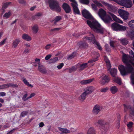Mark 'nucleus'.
<instances>
[{"label":"nucleus","mask_w":134,"mask_h":134,"mask_svg":"<svg viewBox=\"0 0 134 134\" xmlns=\"http://www.w3.org/2000/svg\"><path fill=\"white\" fill-rule=\"evenodd\" d=\"M82 14L87 19H90L87 21V23L95 32L103 34L105 29L97 21L93 20L92 17L89 12L86 9L83 10Z\"/></svg>","instance_id":"obj_1"},{"label":"nucleus","mask_w":134,"mask_h":134,"mask_svg":"<svg viewBox=\"0 0 134 134\" xmlns=\"http://www.w3.org/2000/svg\"><path fill=\"white\" fill-rule=\"evenodd\" d=\"M127 57L125 54H123L122 57L123 62L125 63L126 65L125 67L122 65H120L119 66L118 68L122 75H125L127 74L131 73V79L132 82L134 84V69L132 66V65L129 62L127 59Z\"/></svg>","instance_id":"obj_2"},{"label":"nucleus","mask_w":134,"mask_h":134,"mask_svg":"<svg viewBox=\"0 0 134 134\" xmlns=\"http://www.w3.org/2000/svg\"><path fill=\"white\" fill-rule=\"evenodd\" d=\"M48 3L52 10H55L58 12L61 11V8L58 2L56 0H48Z\"/></svg>","instance_id":"obj_3"},{"label":"nucleus","mask_w":134,"mask_h":134,"mask_svg":"<svg viewBox=\"0 0 134 134\" xmlns=\"http://www.w3.org/2000/svg\"><path fill=\"white\" fill-rule=\"evenodd\" d=\"M116 3L119 5L127 8L131 7L132 4L131 0H116Z\"/></svg>","instance_id":"obj_4"},{"label":"nucleus","mask_w":134,"mask_h":134,"mask_svg":"<svg viewBox=\"0 0 134 134\" xmlns=\"http://www.w3.org/2000/svg\"><path fill=\"white\" fill-rule=\"evenodd\" d=\"M111 29L114 31H124L126 29V27L124 26L120 25L116 23L112 24L111 26Z\"/></svg>","instance_id":"obj_5"},{"label":"nucleus","mask_w":134,"mask_h":134,"mask_svg":"<svg viewBox=\"0 0 134 134\" xmlns=\"http://www.w3.org/2000/svg\"><path fill=\"white\" fill-rule=\"evenodd\" d=\"M92 37H86L85 38V39L88 41L92 44L95 43L96 45V46L98 48L99 50H101L102 48L101 46H100L99 43L96 42V41L95 37L94 36L92 35Z\"/></svg>","instance_id":"obj_6"},{"label":"nucleus","mask_w":134,"mask_h":134,"mask_svg":"<svg viewBox=\"0 0 134 134\" xmlns=\"http://www.w3.org/2000/svg\"><path fill=\"white\" fill-rule=\"evenodd\" d=\"M118 13L120 16L124 20H126L128 19L129 13L126 11L119 9L118 10Z\"/></svg>","instance_id":"obj_7"},{"label":"nucleus","mask_w":134,"mask_h":134,"mask_svg":"<svg viewBox=\"0 0 134 134\" xmlns=\"http://www.w3.org/2000/svg\"><path fill=\"white\" fill-rule=\"evenodd\" d=\"M130 54L129 57L128 55L125 54L127 57V59L128 61L134 66V54L133 51H130L129 52Z\"/></svg>","instance_id":"obj_8"},{"label":"nucleus","mask_w":134,"mask_h":134,"mask_svg":"<svg viewBox=\"0 0 134 134\" xmlns=\"http://www.w3.org/2000/svg\"><path fill=\"white\" fill-rule=\"evenodd\" d=\"M109 80L110 79L108 76L105 75L102 77L101 80L100 81L99 83L102 85H104L108 83Z\"/></svg>","instance_id":"obj_9"},{"label":"nucleus","mask_w":134,"mask_h":134,"mask_svg":"<svg viewBox=\"0 0 134 134\" xmlns=\"http://www.w3.org/2000/svg\"><path fill=\"white\" fill-rule=\"evenodd\" d=\"M102 109L101 107L98 105H96L94 107L92 112L93 114L95 115H97L100 111Z\"/></svg>","instance_id":"obj_10"},{"label":"nucleus","mask_w":134,"mask_h":134,"mask_svg":"<svg viewBox=\"0 0 134 134\" xmlns=\"http://www.w3.org/2000/svg\"><path fill=\"white\" fill-rule=\"evenodd\" d=\"M62 8L66 13H69L71 11V9L70 6L67 3H63L62 5Z\"/></svg>","instance_id":"obj_11"},{"label":"nucleus","mask_w":134,"mask_h":134,"mask_svg":"<svg viewBox=\"0 0 134 134\" xmlns=\"http://www.w3.org/2000/svg\"><path fill=\"white\" fill-rule=\"evenodd\" d=\"M95 90V88L93 86L87 87L84 90V91L87 94H91Z\"/></svg>","instance_id":"obj_12"},{"label":"nucleus","mask_w":134,"mask_h":134,"mask_svg":"<svg viewBox=\"0 0 134 134\" xmlns=\"http://www.w3.org/2000/svg\"><path fill=\"white\" fill-rule=\"evenodd\" d=\"M87 64L88 63L78 64L77 65V68L79 71H80L87 67Z\"/></svg>","instance_id":"obj_13"},{"label":"nucleus","mask_w":134,"mask_h":134,"mask_svg":"<svg viewBox=\"0 0 134 134\" xmlns=\"http://www.w3.org/2000/svg\"><path fill=\"white\" fill-rule=\"evenodd\" d=\"M103 4L107 7V8L110 11L114 12L116 10V8L115 6L110 4L108 3L104 2L103 3Z\"/></svg>","instance_id":"obj_14"},{"label":"nucleus","mask_w":134,"mask_h":134,"mask_svg":"<svg viewBox=\"0 0 134 134\" xmlns=\"http://www.w3.org/2000/svg\"><path fill=\"white\" fill-rule=\"evenodd\" d=\"M101 19L106 24H108L112 21L111 18L108 15H107Z\"/></svg>","instance_id":"obj_15"},{"label":"nucleus","mask_w":134,"mask_h":134,"mask_svg":"<svg viewBox=\"0 0 134 134\" xmlns=\"http://www.w3.org/2000/svg\"><path fill=\"white\" fill-rule=\"evenodd\" d=\"M98 14L101 19L107 15L106 11L102 9H100L99 10Z\"/></svg>","instance_id":"obj_16"},{"label":"nucleus","mask_w":134,"mask_h":134,"mask_svg":"<svg viewBox=\"0 0 134 134\" xmlns=\"http://www.w3.org/2000/svg\"><path fill=\"white\" fill-rule=\"evenodd\" d=\"M108 13L112 16L113 20L115 21L120 23H122L123 21L119 19L115 15L110 12H108Z\"/></svg>","instance_id":"obj_17"},{"label":"nucleus","mask_w":134,"mask_h":134,"mask_svg":"<svg viewBox=\"0 0 134 134\" xmlns=\"http://www.w3.org/2000/svg\"><path fill=\"white\" fill-rule=\"evenodd\" d=\"M94 80V78L90 79L87 80H83L81 81L80 83L82 85L88 84L92 82Z\"/></svg>","instance_id":"obj_18"},{"label":"nucleus","mask_w":134,"mask_h":134,"mask_svg":"<svg viewBox=\"0 0 134 134\" xmlns=\"http://www.w3.org/2000/svg\"><path fill=\"white\" fill-rule=\"evenodd\" d=\"M3 89L9 87H18V86L16 84H13L12 83H8L5 84L3 85H2Z\"/></svg>","instance_id":"obj_19"},{"label":"nucleus","mask_w":134,"mask_h":134,"mask_svg":"<svg viewBox=\"0 0 134 134\" xmlns=\"http://www.w3.org/2000/svg\"><path fill=\"white\" fill-rule=\"evenodd\" d=\"M87 95L88 94L84 91L83 92L79 97V100L80 102L83 101L86 98Z\"/></svg>","instance_id":"obj_20"},{"label":"nucleus","mask_w":134,"mask_h":134,"mask_svg":"<svg viewBox=\"0 0 134 134\" xmlns=\"http://www.w3.org/2000/svg\"><path fill=\"white\" fill-rule=\"evenodd\" d=\"M108 70L109 71L111 74V75L113 77L116 76L117 74V70L115 68H113L112 69H108Z\"/></svg>","instance_id":"obj_21"},{"label":"nucleus","mask_w":134,"mask_h":134,"mask_svg":"<svg viewBox=\"0 0 134 134\" xmlns=\"http://www.w3.org/2000/svg\"><path fill=\"white\" fill-rule=\"evenodd\" d=\"M20 42V38H18L16 39L13 42L12 44V47L14 48H16Z\"/></svg>","instance_id":"obj_22"},{"label":"nucleus","mask_w":134,"mask_h":134,"mask_svg":"<svg viewBox=\"0 0 134 134\" xmlns=\"http://www.w3.org/2000/svg\"><path fill=\"white\" fill-rule=\"evenodd\" d=\"M110 91L112 94H115L118 91V89L115 86H114L110 87Z\"/></svg>","instance_id":"obj_23"},{"label":"nucleus","mask_w":134,"mask_h":134,"mask_svg":"<svg viewBox=\"0 0 134 134\" xmlns=\"http://www.w3.org/2000/svg\"><path fill=\"white\" fill-rule=\"evenodd\" d=\"M22 38L24 40L27 41H30L31 40V38L28 34H24L22 35Z\"/></svg>","instance_id":"obj_24"},{"label":"nucleus","mask_w":134,"mask_h":134,"mask_svg":"<svg viewBox=\"0 0 134 134\" xmlns=\"http://www.w3.org/2000/svg\"><path fill=\"white\" fill-rule=\"evenodd\" d=\"M32 32L34 34L37 33L38 30V26L36 24L34 25L32 27Z\"/></svg>","instance_id":"obj_25"},{"label":"nucleus","mask_w":134,"mask_h":134,"mask_svg":"<svg viewBox=\"0 0 134 134\" xmlns=\"http://www.w3.org/2000/svg\"><path fill=\"white\" fill-rule=\"evenodd\" d=\"M38 69L41 72L45 73L46 72V70L44 67L42 65H39L38 66Z\"/></svg>","instance_id":"obj_26"},{"label":"nucleus","mask_w":134,"mask_h":134,"mask_svg":"<svg viewBox=\"0 0 134 134\" xmlns=\"http://www.w3.org/2000/svg\"><path fill=\"white\" fill-rule=\"evenodd\" d=\"M58 128L60 131L63 133H68L70 132V131L66 128H62L60 127H58Z\"/></svg>","instance_id":"obj_27"},{"label":"nucleus","mask_w":134,"mask_h":134,"mask_svg":"<svg viewBox=\"0 0 134 134\" xmlns=\"http://www.w3.org/2000/svg\"><path fill=\"white\" fill-rule=\"evenodd\" d=\"M133 125V122L131 121L129 122L128 123L127 126L128 127L129 131L130 132H131L132 130V127Z\"/></svg>","instance_id":"obj_28"},{"label":"nucleus","mask_w":134,"mask_h":134,"mask_svg":"<svg viewBox=\"0 0 134 134\" xmlns=\"http://www.w3.org/2000/svg\"><path fill=\"white\" fill-rule=\"evenodd\" d=\"M87 134H95V131L93 127L90 128L88 131Z\"/></svg>","instance_id":"obj_29"},{"label":"nucleus","mask_w":134,"mask_h":134,"mask_svg":"<svg viewBox=\"0 0 134 134\" xmlns=\"http://www.w3.org/2000/svg\"><path fill=\"white\" fill-rule=\"evenodd\" d=\"M113 80L119 85H120L121 84V80L120 79V78H119L118 77H117L116 76L114 77Z\"/></svg>","instance_id":"obj_30"},{"label":"nucleus","mask_w":134,"mask_h":134,"mask_svg":"<svg viewBox=\"0 0 134 134\" xmlns=\"http://www.w3.org/2000/svg\"><path fill=\"white\" fill-rule=\"evenodd\" d=\"M40 59L37 58L35 59V62L33 63V66H36L38 64V65H40Z\"/></svg>","instance_id":"obj_31"},{"label":"nucleus","mask_w":134,"mask_h":134,"mask_svg":"<svg viewBox=\"0 0 134 134\" xmlns=\"http://www.w3.org/2000/svg\"><path fill=\"white\" fill-rule=\"evenodd\" d=\"M58 57H54L52 58L49 60V62L50 63H55L58 60Z\"/></svg>","instance_id":"obj_32"},{"label":"nucleus","mask_w":134,"mask_h":134,"mask_svg":"<svg viewBox=\"0 0 134 134\" xmlns=\"http://www.w3.org/2000/svg\"><path fill=\"white\" fill-rule=\"evenodd\" d=\"M12 13L10 12L9 11L8 12L5 13L3 16V17L6 18H9L11 15Z\"/></svg>","instance_id":"obj_33"},{"label":"nucleus","mask_w":134,"mask_h":134,"mask_svg":"<svg viewBox=\"0 0 134 134\" xmlns=\"http://www.w3.org/2000/svg\"><path fill=\"white\" fill-rule=\"evenodd\" d=\"M23 81L24 84H25L26 85H27L29 87H31V88L33 87V86L31 84H30L29 82H28L27 80H26L24 78Z\"/></svg>","instance_id":"obj_34"},{"label":"nucleus","mask_w":134,"mask_h":134,"mask_svg":"<svg viewBox=\"0 0 134 134\" xmlns=\"http://www.w3.org/2000/svg\"><path fill=\"white\" fill-rule=\"evenodd\" d=\"M93 2L95 4H94L99 7H103V5L100 3L96 0L93 1Z\"/></svg>","instance_id":"obj_35"},{"label":"nucleus","mask_w":134,"mask_h":134,"mask_svg":"<svg viewBox=\"0 0 134 134\" xmlns=\"http://www.w3.org/2000/svg\"><path fill=\"white\" fill-rule=\"evenodd\" d=\"M93 2L95 4H94L99 7H103V5L100 3L96 0L93 1Z\"/></svg>","instance_id":"obj_36"},{"label":"nucleus","mask_w":134,"mask_h":134,"mask_svg":"<svg viewBox=\"0 0 134 134\" xmlns=\"http://www.w3.org/2000/svg\"><path fill=\"white\" fill-rule=\"evenodd\" d=\"M93 2L95 4H94L99 7H103V5L100 3L96 0L93 1Z\"/></svg>","instance_id":"obj_37"},{"label":"nucleus","mask_w":134,"mask_h":134,"mask_svg":"<svg viewBox=\"0 0 134 134\" xmlns=\"http://www.w3.org/2000/svg\"><path fill=\"white\" fill-rule=\"evenodd\" d=\"M93 2L95 4H94L99 7H103V5L100 3L96 0L93 1Z\"/></svg>","instance_id":"obj_38"},{"label":"nucleus","mask_w":134,"mask_h":134,"mask_svg":"<svg viewBox=\"0 0 134 134\" xmlns=\"http://www.w3.org/2000/svg\"><path fill=\"white\" fill-rule=\"evenodd\" d=\"M95 124H98L102 126L104 124V122L103 120H100L98 121H96L95 122Z\"/></svg>","instance_id":"obj_39"},{"label":"nucleus","mask_w":134,"mask_h":134,"mask_svg":"<svg viewBox=\"0 0 134 134\" xmlns=\"http://www.w3.org/2000/svg\"><path fill=\"white\" fill-rule=\"evenodd\" d=\"M11 3V2L3 3L2 4L3 8H4V9L8 7V6L10 5Z\"/></svg>","instance_id":"obj_40"},{"label":"nucleus","mask_w":134,"mask_h":134,"mask_svg":"<svg viewBox=\"0 0 134 134\" xmlns=\"http://www.w3.org/2000/svg\"><path fill=\"white\" fill-rule=\"evenodd\" d=\"M97 58L95 59H93L88 61V63H91L94 62L98 60V57L99 56V55L98 53H97Z\"/></svg>","instance_id":"obj_41"},{"label":"nucleus","mask_w":134,"mask_h":134,"mask_svg":"<svg viewBox=\"0 0 134 134\" xmlns=\"http://www.w3.org/2000/svg\"><path fill=\"white\" fill-rule=\"evenodd\" d=\"M120 41L124 45L127 44L128 43V41L125 38L121 40Z\"/></svg>","instance_id":"obj_42"},{"label":"nucleus","mask_w":134,"mask_h":134,"mask_svg":"<svg viewBox=\"0 0 134 134\" xmlns=\"http://www.w3.org/2000/svg\"><path fill=\"white\" fill-rule=\"evenodd\" d=\"M61 18H62L60 16H56L54 20V24H55L58 21L61 19Z\"/></svg>","instance_id":"obj_43"},{"label":"nucleus","mask_w":134,"mask_h":134,"mask_svg":"<svg viewBox=\"0 0 134 134\" xmlns=\"http://www.w3.org/2000/svg\"><path fill=\"white\" fill-rule=\"evenodd\" d=\"M129 26L134 28V20H131L130 21L129 23Z\"/></svg>","instance_id":"obj_44"},{"label":"nucleus","mask_w":134,"mask_h":134,"mask_svg":"<svg viewBox=\"0 0 134 134\" xmlns=\"http://www.w3.org/2000/svg\"><path fill=\"white\" fill-rule=\"evenodd\" d=\"M80 2L83 4H88L89 3V0H80Z\"/></svg>","instance_id":"obj_45"},{"label":"nucleus","mask_w":134,"mask_h":134,"mask_svg":"<svg viewBox=\"0 0 134 134\" xmlns=\"http://www.w3.org/2000/svg\"><path fill=\"white\" fill-rule=\"evenodd\" d=\"M91 6L92 9L94 11H96L98 10V8L95 4H92Z\"/></svg>","instance_id":"obj_46"},{"label":"nucleus","mask_w":134,"mask_h":134,"mask_svg":"<svg viewBox=\"0 0 134 134\" xmlns=\"http://www.w3.org/2000/svg\"><path fill=\"white\" fill-rule=\"evenodd\" d=\"M77 69V67H76L73 66L69 69V72L70 73H71L72 72L75 71Z\"/></svg>","instance_id":"obj_47"},{"label":"nucleus","mask_w":134,"mask_h":134,"mask_svg":"<svg viewBox=\"0 0 134 134\" xmlns=\"http://www.w3.org/2000/svg\"><path fill=\"white\" fill-rule=\"evenodd\" d=\"M109 88L107 87L103 88L100 90V91L102 92H106L108 90Z\"/></svg>","instance_id":"obj_48"},{"label":"nucleus","mask_w":134,"mask_h":134,"mask_svg":"<svg viewBox=\"0 0 134 134\" xmlns=\"http://www.w3.org/2000/svg\"><path fill=\"white\" fill-rule=\"evenodd\" d=\"M75 56V54L74 53H73L72 54L69 55L67 58V59H71L74 58Z\"/></svg>","instance_id":"obj_49"},{"label":"nucleus","mask_w":134,"mask_h":134,"mask_svg":"<svg viewBox=\"0 0 134 134\" xmlns=\"http://www.w3.org/2000/svg\"><path fill=\"white\" fill-rule=\"evenodd\" d=\"M27 94H26L24 95L22 97V99L23 100L25 101L27 100L29 98H28V97H27Z\"/></svg>","instance_id":"obj_50"},{"label":"nucleus","mask_w":134,"mask_h":134,"mask_svg":"<svg viewBox=\"0 0 134 134\" xmlns=\"http://www.w3.org/2000/svg\"><path fill=\"white\" fill-rule=\"evenodd\" d=\"M61 29V28H55L53 29H51L50 31L52 32H55L59 31Z\"/></svg>","instance_id":"obj_51"},{"label":"nucleus","mask_w":134,"mask_h":134,"mask_svg":"<svg viewBox=\"0 0 134 134\" xmlns=\"http://www.w3.org/2000/svg\"><path fill=\"white\" fill-rule=\"evenodd\" d=\"M30 52V49L26 47L25 48V49L24 51V53L26 54Z\"/></svg>","instance_id":"obj_52"},{"label":"nucleus","mask_w":134,"mask_h":134,"mask_svg":"<svg viewBox=\"0 0 134 134\" xmlns=\"http://www.w3.org/2000/svg\"><path fill=\"white\" fill-rule=\"evenodd\" d=\"M106 63L107 66V67L108 68V69H110V68L111 67V66L110 64V61L106 62Z\"/></svg>","instance_id":"obj_53"},{"label":"nucleus","mask_w":134,"mask_h":134,"mask_svg":"<svg viewBox=\"0 0 134 134\" xmlns=\"http://www.w3.org/2000/svg\"><path fill=\"white\" fill-rule=\"evenodd\" d=\"M51 44H47L45 47V48L46 50H48L51 47Z\"/></svg>","instance_id":"obj_54"},{"label":"nucleus","mask_w":134,"mask_h":134,"mask_svg":"<svg viewBox=\"0 0 134 134\" xmlns=\"http://www.w3.org/2000/svg\"><path fill=\"white\" fill-rule=\"evenodd\" d=\"M105 50L108 52H109L110 51V49L109 48L108 45V44H106L105 45Z\"/></svg>","instance_id":"obj_55"},{"label":"nucleus","mask_w":134,"mask_h":134,"mask_svg":"<svg viewBox=\"0 0 134 134\" xmlns=\"http://www.w3.org/2000/svg\"><path fill=\"white\" fill-rule=\"evenodd\" d=\"M28 112L27 111H23L21 114V115L22 117H24L28 113Z\"/></svg>","instance_id":"obj_56"},{"label":"nucleus","mask_w":134,"mask_h":134,"mask_svg":"<svg viewBox=\"0 0 134 134\" xmlns=\"http://www.w3.org/2000/svg\"><path fill=\"white\" fill-rule=\"evenodd\" d=\"M63 65L64 64L63 63H62L60 64L59 65H58L57 67L58 69H60L62 68L63 66Z\"/></svg>","instance_id":"obj_57"},{"label":"nucleus","mask_w":134,"mask_h":134,"mask_svg":"<svg viewBox=\"0 0 134 134\" xmlns=\"http://www.w3.org/2000/svg\"><path fill=\"white\" fill-rule=\"evenodd\" d=\"M6 38H5L1 41L0 42V45L2 46L4 44L6 41Z\"/></svg>","instance_id":"obj_58"},{"label":"nucleus","mask_w":134,"mask_h":134,"mask_svg":"<svg viewBox=\"0 0 134 134\" xmlns=\"http://www.w3.org/2000/svg\"><path fill=\"white\" fill-rule=\"evenodd\" d=\"M52 57V55L51 54L47 55L45 57V59L46 60H48L49 59Z\"/></svg>","instance_id":"obj_59"},{"label":"nucleus","mask_w":134,"mask_h":134,"mask_svg":"<svg viewBox=\"0 0 134 134\" xmlns=\"http://www.w3.org/2000/svg\"><path fill=\"white\" fill-rule=\"evenodd\" d=\"M18 1L19 3L22 4H25L26 3L24 0H18Z\"/></svg>","instance_id":"obj_60"},{"label":"nucleus","mask_w":134,"mask_h":134,"mask_svg":"<svg viewBox=\"0 0 134 134\" xmlns=\"http://www.w3.org/2000/svg\"><path fill=\"white\" fill-rule=\"evenodd\" d=\"M115 43V42L114 41H110V46L113 47H114V44Z\"/></svg>","instance_id":"obj_61"},{"label":"nucleus","mask_w":134,"mask_h":134,"mask_svg":"<svg viewBox=\"0 0 134 134\" xmlns=\"http://www.w3.org/2000/svg\"><path fill=\"white\" fill-rule=\"evenodd\" d=\"M6 95V93L4 92H0V96H4Z\"/></svg>","instance_id":"obj_62"},{"label":"nucleus","mask_w":134,"mask_h":134,"mask_svg":"<svg viewBox=\"0 0 134 134\" xmlns=\"http://www.w3.org/2000/svg\"><path fill=\"white\" fill-rule=\"evenodd\" d=\"M35 95V94L34 93H31L30 96L29 97H28V98H29V99H30L32 97L34 96Z\"/></svg>","instance_id":"obj_63"},{"label":"nucleus","mask_w":134,"mask_h":134,"mask_svg":"<svg viewBox=\"0 0 134 134\" xmlns=\"http://www.w3.org/2000/svg\"><path fill=\"white\" fill-rule=\"evenodd\" d=\"M104 59L105 61V63L109 61L108 58L106 56L104 57Z\"/></svg>","instance_id":"obj_64"}]
</instances>
